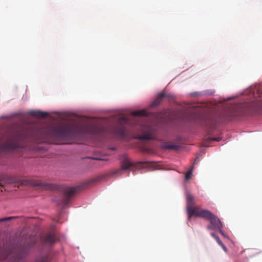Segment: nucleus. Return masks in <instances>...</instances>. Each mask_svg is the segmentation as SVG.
<instances>
[{"instance_id": "nucleus-1", "label": "nucleus", "mask_w": 262, "mask_h": 262, "mask_svg": "<svg viewBox=\"0 0 262 262\" xmlns=\"http://www.w3.org/2000/svg\"><path fill=\"white\" fill-rule=\"evenodd\" d=\"M75 130V127L73 124H67L53 128L51 130V134L55 138L64 139L71 137Z\"/></svg>"}, {"instance_id": "nucleus-2", "label": "nucleus", "mask_w": 262, "mask_h": 262, "mask_svg": "<svg viewBox=\"0 0 262 262\" xmlns=\"http://www.w3.org/2000/svg\"><path fill=\"white\" fill-rule=\"evenodd\" d=\"M198 215V217L209 221L210 224L207 227L208 230H217V228L223 227V224L220 219L208 210H202Z\"/></svg>"}, {"instance_id": "nucleus-3", "label": "nucleus", "mask_w": 262, "mask_h": 262, "mask_svg": "<svg viewBox=\"0 0 262 262\" xmlns=\"http://www.w3.org/2000/svg\"><path fill=\"white\" fill-rule=\"evenodd\" d=\"M25 136L23 133H16L2 145L5 150L16 149L20 147V142L23 140Z\"/></svg>"}, {"instance_id": "nucleus-4", "label": "nucleus", "mask_w": 262, "mask_h": 262, "mask_svg": "<svg viewBox=\"0 0 262 262\" xmlns=\"http://www.w3.org/2000/svg\"><path fill=\"white\" fill-rule=\"evenodd\" d=\"M194 199V196L192 194H191L190 193H187V211L188 214V220H190L192 216L198 217V214L202 210H204V209L201 208L199 206H193V205L195 204Z\"/></svg>"}, {"instance_id": "nucleus-5", "label": "nucleus", "mask_w": 262, "mask_h": 262, "mask_svg": "<svg viewBox=\"0 0 262 262\" xmlns=\"http://www.w3.org/2000/svg\"><path fill=\"white\" fill-rule=\"evenodd\" d=\"M80 186L74 187H67L64 190V196L61 201V205L65 206L70 202L71 197L76 192L81 190Z\"/></svg>"}, {"instance_id": "nucleus-6", "label": "nucleus", "mask_w": 262, "mask_h": 262, "mask_svg": "<svg viewBox=\"0 0 262 262\" xmlns=\"http://www.w3.org/2000/svg\"><path fill=\"white\" fill-rule=\"evenodd\" d=\"M122 122L124 123H127V118L126 117H122L120 120V124L114 128L113 133L115 135L118 136L120 138L124 139L126 137L128 132L125 126L122 124Z\"/></svg>"}, {"instance_id": "nucleus-7", "label": "nucleus", "mask_w": 262, "mask_h": 262, "mask_svg": "<svg viewBox=\"0 0 262 262\" xmlns=\"http://www.w3.org/2000/svg\"><path fill=\"white\" fill-rule=\"evenodd\" d=\"M142 134L137 135L134 138L140 140H149L152 139V132L149 127L141 125L140 126Z\"/></svg>"}, {"instance_id": "nucleus-8", "label": "nucleus", "mask_w": 262, "mask_h": 262, "mask_svg": "<svg viewBox=\"0 0 262 262\" xmlns=\"http://www.w3.org/2000/svg\"><path fill=\"white\" fill-rule=\"evenodd\" d=\"M119 160L121 161V168L114 171L113 172V174L119 173L121 170H127L133 165V163L130 161L125 155L121 156Z\"/></svg>"}, {"instance_id": "nucleus-9", "label": "nucleus", "mask_w": 262, "mask_h": 262, "mask_svg": "<svg viewBox=\"0 0 262 262\" xmlns=\"http://www.w3.org/2000/svg\"><path fill=\"white\" fill-rule=\"evenodd\" d=\"M25 254L24 252H18L15 253L14 255H12V254H9L7 256L4 255L2 258H0V260L5 259L9 258L10 257H13V261L14 262H19V260H22L25 257Z\"/></svg>"}, {"instance_id": "nucleus-10", "label": "nucleus", "mask_w": 262, "mask_h": 262, "mask_svg": "<svg viewBox=\"0 0 262 262\" xmlns=\"http://www.w3.org/2000/svg\"><path fill=\"white\" fill-rule=\"evenodd\" d=\"M30 184L34 187H38L45 189H51V186L49 184L46 183H42L36 180H32Z\"/></svg>"}, {"instance_id": "nucleus-11", "label": "nucleus", "mask_w": 262, "mask_h": 262, "mask_svg": "<svg viewBox=\"0 0 262 262\" xmlns=\"http://www.w3.org/2000/svg\"><path fill=\"white\" fill-rule=\"evenodd\" d=\"M30 114L33 116L41 118H46L48 116V114L47 112L36 111H31Z\"/></svg>"}, {"instance_id": "nucleus-12", "label": "nucleus", "mask_w": 262, "mask_h": 262, "mask_svg": "<svg viewBox=\"0 0 262 262\" xmlns=\"http://www.w3.org/2000/svg\"><path fill=\"white\" fill-rule=\"evenodd\" d=\"M167 95H166L164 93H161L157 96L156 99L154 101L152 104V105L155 106L157 105L162 101L164 98L167 97Z\"/></svg>"}, {"instance_id": "nucleus-13", "label": "nucleus", "mask_w": 262, "mask_h": 262, "mask_svg": "<svg viewBox=\"0 0 262 262\" xmlns=\"http://www.w3.org/2000/svg\"><path fill=\"white\" fill-rule=\"evenodd\" d=\"M56 239V236L54 234L49 233L46 236L45 238V243L46 244H52L55 242Z\"/></svg>"}, {"instance_id": "nucleus-14", "label": "nucleus", "mask_w": 262, "mask_h": 262, "mask_svg": "<svg viewBox=\"0 0 262 262\" xmlns=\"http://www.w3.org/2000/svg\"><path fill=\"white\" fill-rule=\"evenodd\" d=\"M135 116H145L147 115V112L145 110L135 111L132 113Z\"/></svg>"}, {"instance_id": "nucleus-15", "label": "nucleus", "mask_w": 262, "mask_h": 262, "mask_svg": "<svg viewBox=\"0 0 262 262\" xmlns=\"http://www.w3.org/2000/svg\"><path fill=\"white\" fill-rule=\"evenodd\" d=\"M193 166L191 167L190 169L185 174V180H189L191 178V176L192 173Z\"/></svg>"}, {"instance_id": "nucleus-16", "label": "nucleus", "mask_w": 262, "mask_h": 262, "mask_svg": "<svg viewBox=\"0 0 262 262\" xmlns=\"http://www.w3.org/2000/svg\"><path fill=\"white\" fill-rule=\"evenodd\" d=\"M164 148L167 149H177V146L175 145L166 144L164 145Z\"/></svg>"}, {"instance_id": "nucleus-17", "label": "nucleus", "mask_w": 262, "mask_h": 262, "mask_svg": "<svg viewBox=\"0 0 262 262\" xmlns=\"http://www.w3.org/2000/svg\"><path fill=\"white\" fill-rule=\"evenodd\" d=\"M48 257L47 256H43L38 259L36 262H48Z\"/></svg>"}, {"instance_id": "nucleus-18", "label": "nucleus", "mask_w": 262, "mask_h": 262, "mask_svg": "<svg viewBox=\"0 0 262 262\" xmlns=\"http://www.w3.org/2000/svg\"><path fill=\"white\" fill-rule=\"evenodd\" d=\"M237 116H238V115L235 114H232V115H229L227 116V120H232L233 119H234L235 118H236V117H237Z\"/></svg>"}, {"instance_id": "nucleus-19", "label": "nucleus", "mask_w": 262, "mask_h": 262, "mask_svg": "<svg viewBox=\"0 0 262 262\" xmlns=\"http://www.w3.org/2000/svg\"><path fill=\"white\" fill-rule=\"evenodd\" d=\"M13 218H14V217H8L0 219V222L6 221H8V220H11L12 219H13Z\"/></svg>"}, {"instance_id": "nucleus-20", "label": "nucleus", "mask_w": 262, "mask_h": 262, "mask_svg": "<svg viewBox=\"0 0 262 262\" xmlns=\"http://www.w3.org/2000/svg\"><path fill=\"white\" fill-rule=\"evenodd\" d=\"M222 228H223V227H220V228H217V230H218L219 231V232L220 233V234H221L222 235L225 236V234L222 230Z\"/></svg>"}, {"instance_id": "nucleus-21", "label": "nucleus", "mask_w": 262, "mask_h": 262, "mask_svg": "<svg viewBox=\"0 0 262 262\" xmlns=\"http://www.w3.org/2000/svg\"><path fill=\"white\" fill-rule=\"evenodd\" d=\"M216 242L218 243V244L220 245V246L222 245L223 244L220 238L217 239Z\"/></svg>"}, {"instance_id": "nucleus-22", "label": "nucleus", "mask_w": 262, "mask_h": 262, "mask_svg": "<svg viewBox=\"0 0 262 262\" xmlns=\"http://www.w3.org/2000/svg\"><path fill=\"white\" fill-rule=\"evenodd\" d=\"M221 246H222V247L223 248V249H224V250L225 251V252H227V248L225 247V246L223 244L222 245H221Z\"/></svg>"}, {"instance_id": "nucleus-23", "label": "nucleus", "mask_w": 262, "mask_h": 262, "mask_svg": "<svg viewBox=\"0 0 262 262\" xmlns=\"http://www.w3.org/2000/svg\"><path fill=\"white\" fill-rule=\"evenodd\" d=\"M3 179V178L0 177V186H3V183L2 182V180Z\"/></svg>"}, {"instance_id": "nucleus-24", "label": "nucleus", "mask_w": 262, "mask_h": 262, "mask_svg": "<svg viewBox=\"0 0 262 262\" xmlns=\"http://www.w3.org/2000/svg\"><path fill=\"white\" fill-rule=\"evenodd\" d=\"M212 140L219 141L220 140V138H215L212 139Z\"/></svg>"}, {"instance_id": "nucleus-25", "label": "nucleus", "mask_w": 262, "mask_h": 262, "mask_svg": "<svg viewBox=\"0 0 262 262\" xmlns=\"http://www.w3.org/2000/svg\"><path fill=\"white\" fill-rule=\"evenodd\" d=\"M211 235L214 238L216 236V235L214 233H211Z\"/></svg>"}, {"instance_id": "nucleus-26", "label": "nucleus", "mask_w": 262, "mask_h": 262, "mask_svg": "<svg viewBox=\"0 0 262 262\" xmlns=\"http://www.w3.org/2000/svg\"><path fill=\"white\" fill-rule=\"evenodd\" d=\"M214 238L216 239V241H217V239H219V238H219V237L218 236H217V235H216V236L214 237Z\"/></svg>"}, {"instance_id": "nucleus-27", "label": "nucleus", "mask_w": 262, "mask_h": 262, "mask_svg": "<svg viewBox=\"0 0 262 262\" xmlns=\"http://www.w3.org/2000/svg\"><path fill=\"white\" fill-rule=\"evenodd\" d=\"M147 162H141V163H146Z\"/></svg>"}]
</instances>
